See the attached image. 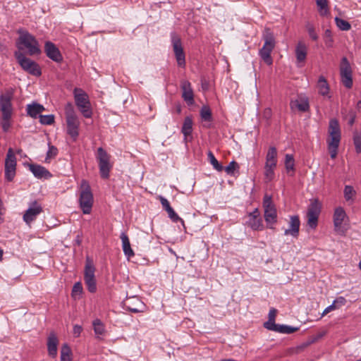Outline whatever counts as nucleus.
I'll return each instance as SVG.
<instances>
[{
	"mask_svg": "<svg viewBox=\"0 0 361 361\" xmlns=\"http://www.w3.org/2000/svg\"><path fill=\"white\" fill-rule=\"evenodd\" d=\"M200 116L204 121H212V114L208 106H203L200 109Z\"/></svg>",
	"mask_w": 361,
	"mask_h": 361,
	"instance_id": "nucleus-35",
	"label": "nucleus"
},
{
	"mask_svg": "<svg viewBox=\"0 0 361 361\" xmlns=\"http://www.w3.org/2000/svg\"><path fill=\"white\" fill-rule=\"evenodd\" d=\"M30 170L33 175L37 178H49L51 177L50 172L47 170L44 166L37 164H30Z\"/></svg>",
	"mask_w": 361,
	"mask_h": 361,
	"instance_id": "nucleus-21",
	"label": "nucleus"
},
{
	"mask_svg": "<svg viewBox=\"0 0 361 361\" xmlns=\"http://www.w3.org/2000/svg\"><path fill=\"white\" fill-rule=\"evenodd\" d=\"M181 111H182V107H181V105L180 104H177L176 105V111L177 114H180L181 113Z\"/></svg>",
	"mask_w": 361,
	"mask_h": 361,
	"instance_id": "nucleus-60",
	"label": "nucleus"
},
{
	"mask_svg": "<svg viewBox=\"0 0 361 361\" xmlns=\"http://www.w3.org/2000/svg\"><path fill=\"white\" fill-rule=\"evenodd\" d=\"M93 195L89 183L82 180L80 183L79 203L84 214H90L93 205Z\"/></svg>",
	"mask_w": 361,
	"mask_h": 361,
	"instance_id": "nucleus-4",
	"label": "nucleus"
},
{
	"mask_svg": "<svg viewBox=\"0 0 361 361\" xmlns=\"http://www.w3.org/2000/svg\"><path fill=\"white\" fill-rule=\"evenodd\" d=\"M262 39L264 44L259 49V54L265 63L270 66L273 63L271 53L275 47L276 41L273 32L268 27H266L262 34Z\"/></svg>",
	"mask_w": 361,
	"mask_h": 361,
	"instance_id": "nucleus-3",
	"label": "nucleus"
},
{
	"mask_svg": "<svg viewBox=\"0 0 361 361\" xmlns=\"http://www.w3.org/2000/svg\"><path fill=\"white\" fill-rule=\"evenodd\" d=\"M249 218H260V213L257 208L249 214Z\"/></svg>",
	"mask_w": 361,
	"mask_h": 361,
	"instance_id": "nucleus-58",
	"label": "nucleus"
},
{
	"mask_svg": "<svg viewBox=\"0 0 361 361\" xmlns=\"http://www.w3.org/2000/svg\"><path fill=\"white\" fill-rule=\"evenodd\" d=\"M120 237L122 241V248L124 255L127 257L128 259H130L135 255V253L131 248L129 238L125 233H121Z\"/></svg>",
	"mask_w": 361,
	"mask_h": 361,
	"instance_id": "nucleus-25",
	"label": "nucleus"
},
{
	"mask_svg": "<svg viewBox=\"0 0 361 361\" xmlns=\"http://www.w3.org/2000/svg\"><path fill=\"white\" fill-rule=\"evenodd\" d=\"M45 110L44 107L38 103H32L27 105V114L30 117L36 118L39 114Z\"/></svg>",
	"mask_w": 361,
	"mask_h": 361,
	"instance_id": "nucleus-26",
	"label": "nucleus"
},
{
	"mask_svg": "<svg viewBox=\"0 0 361 361\" xmlns=\"http://www.w3.org/2000/svg\"><path fill=\"white\" fill-rule=\"evenodd\" d=\"M15 57L23 71L35 76L42 75L41 68L38 63L27 58L24 54L16 51Z\"/></svg>",
	"mask_w": 361,
	"mask_h": 361,
	"instance_id": "nucleus-5",
	"label": "nucleus"
},
{
	"mask_svg": "<svg viewBox=\"0 0 361 361\" xmlns=\"http://www.w3.org/2000/svg\"><path fill=\"white\" fill-rule=\"evenodd\" d=\"M276 312H277V311L276 309L271 308L269 312V319L275 321Z\"/></svg>",
	"mask_w": 361,
	"mask_h": 361,
	"instance_id": "nucleus-57",
	"label": "nucleus"
},
{
	"mask_svg": "<svg viewBox=\"0 0 361 361\" xmlns=\"http://www.w3.org/2000/svg\"><path fill=\"white\" fill-rule=\"evenodd\" d=\"M65 116L67 126V133L75 141L79 135L80 121L75 114L72 103L68 102L65 106Z\"/></svg>",
	"mask_w": 361,
	"mask_h": 361,
	"instance_id": "nucleus-2",
	"label": "nucleus"
},
{
	"mask_svg": "<svg viewBox=\"0 0 361 361\" xmlns=\"http://www.w3.org/2000/svg\"><path fill=\"white\" fill-rule=\"evenodd\" d=\"M334 304L336 305V307L338 309L341 307L343 306L346 303V300L345 298L340 296L337 298L334 301Z\"/></svg>",
	"mask_w": 361,
	"mask_h": 361,
	"instance_id": "nucleus-50",
	"label": "nucleus"
},
{
	"mask_svg": "<svg viewBox=\"0 0 361 361\" xmlns=\"http://www.w3.org/2000/svg\"><path fill=\"white\" fill-rule=\"evenodd\" d=\"M284 329H285V325L276 324L274 331L284 334Z\"/></svg>",
	"mask_w": 361,
	"mask_h": 361,
	"instance_id": "nucleus-59",
	"label": "nucleus"
},
{
	"mask_svg": "<svg viewBox=\"0 0 361 361\" xmlns=\"http://www.w3.org/2000/svg\"><path fill=\"white\" fill-rule=\"evenodd\" d=\"M74 97L77 106H79L81 104L89 103L87 94L80 89L75 88Z\"/></svg>",
	"mask_w": 361,
	"mask_h": 361,
	"instance_id": "nucleus-28",
	"label": "nucleus"
},
{
	"mask_svg": "<svg viewBox=\"0 0 361 361\" xmlns=\"http://www.w3.org/2000/svg\"><path fill=\"white\" fill-rule=\"evenodd\" d=\"M263 207L264 209V219L267 227L273 228L272 225L277 221V212L274 204L272 202L271 196L265 194L263 198Z\"/></svg>",
	"mask_w": 361,
	"mask_h": 361,
	"instance_id": "nucleus-6",
	"label": "nucleus"
},
{
	"mask_svg": "<svg viewBox=\"0 0 361 361\" xmlns=\"http://www.w3.org/2000/svg\"><path fill=\"white\" fill-rule=\"evenodd\" d=\"M208 159L210 164L213 166L214 169H215L218 171H222L224 169L223 166L219 163L217 159L215 158L214 154L211 152H208Z\"/></svg>",
	"mask_w": 361,
	"mask_h": 361,
	"instance_id": "nucleus-36",
	"label": "nucleus"
},
{
	"mask_svg": "<svg viewBox=\"0 0 361 361\" xmlns=\"http://www.w3.org/2000/svg\"><path fill=\"white\" fill-rule=\"evenodd\" d=\"M182 89V97L183 100L188 104V105H192L194 101V94L191 87V84L188 80L182 81L181 82Z\"/></svg>",
	"mask_w": 361,
	"mask_h": 361,
	"instance_id": "nucleus-18",
	"label": "nucleus"
},
{
	"mask_svg": "<svg viewBox=\"0 0 361 361\" xmlns=\"http://www.w3.org/2000/svg\"><path fill=\"white\" fill-rule=\"evenodd\" d=\"M171 37L173 50L178 66L180 67H185V56L182 46L180 37L175 32H172Z\"/></svg>",
	"mask_w": 361,
	"mask_h": 361,
	"instance_id": "nucleus-10",
	"label": "nucleus"
},
{
	"mask_svg": "<svg viewBox=\"0 0 361 361\" xmlns=\"http://www.w3.org/2000/svg\"><path fill=\"white\" fill-rule=\"evenodd\" d=\"M276 324H277L275 323V321L268 319L267 322H264V326L267 329L274 331Z\"/></svg>",
	"mask_w": 361,
	"mask_h": 361,
	"instance_id": "nucleus-51",
	"label": "nucleus"
},
{
	"mask_svg": "<svg viewBox=\"0 0 361 361\" xmlns=\"http://www.w3.org/2000/svg\"><path fill=\"white\" fill-rule=\"evenodd\" d=\"M335 22L337 27L341 30L348 31L351 28V25L348 21L338 17L335 18Z\"/></svg>",
	"mask_w": 361,
	"mask_h": 361,
	"instance_id": "nucleus-37",
	"label": "nucleus"
},
{
	"mask_svg": "<svg viewBox=\"0 0 361 361\" xmlns=\"http://www.w3.org/2000/svg\"><path fill=\"white\" fill-rule=\"evenodd\" d=\"M324 41L326 47L331 48L334 46L332 33L331 31L329 29L326 30L324 32Z\"/></svg>",
	"mask_w": 361,
	"mask_h": 361,
	"instance_id": "nucleus-39",
	"label": "nucleus"
},
{
	"mask_svg": "<svg viewBox=\"0 0 361 361\" xmlns=\"http://www.w3.org/2000/svg\"><path fill=\"white\" fill-rule=\"evenodd\" d=\"M340 75L343 85L348 89L353 86L352 68L346 57L341 60Z\"/></svg>",
	"mask_w": 361,
	"mask_h": 361,
	"instance_id": "nucleus-11",
	"label": "nucleus"
},
{
	"mask_svg": "<svg viewBox=\"0 0 361 361\" xmlns=\"http://www.w3.org/2000/svg\"><path fill=\"white\" fill-rule=\"evenodd\" d=\"M222 361H236V360H232V359H228V360H224Z\"/></svg>",
	"mask_w": 361,
	"mask_h": 361,
	"instance_id": "nucleus-64",
	"label": "nucleus"
},
{
	"mask_svg": "<svg viewBox=\"0 0 361 361\" xmlns=\"http://www.w3.org/2000/svg\"><path fill=\"white\" fill-rule=\"evenodd\" d=\"M44 51L47 56L54 61L58 63L62 61L63 56L54 43L47 42L44 45Z\"/></svg>",
	"mask_w": 361,
	"mask_h": 361,
	"instance_id": "nucleus-17",
	"label": "nucleus"
},
{
	"mask_svg": "<svg viewBox=\"0 0 361 361\" xmlns=\"http://www.w3.org/2000/svg\"><path fill=\"white\" fill-rule=\"evenodd\" d=\"M298 330V328H297V327H292L290 326L285 325L284 334H290L293 332H295Z\"/></svg>",
	"mask_w": 361,
	"mask_h": 361,
	"instance_id": "nucleus-55",
	"label": "nucleus"
},
{
	"mask_svg": "<svg viewBox=\"0 0 361 361\" xmlns=\"http://www.w3.org/2000/svg\"><path fill=\"white\" fill-rule=\"evenodd\" d=\"M264 176L267 181H271L274 177V169L264 168Z\"/></svg>",
	"mask_w": 361,
	"mask_h": 361,
	"instance_id": "nucleus-48",
	"label": "nucleus"
},
{
	"mask_svg": "<svg viewBox=\"0 0 361 361\" xmlns=\"http://www.w3.org/2000/svg\"><path fill=\"white\" fill-rule=\"evenodd\" d=\"M19 41L20 44L27 49L29 55L34 56L41 53L38 42L28 32L22 34L19 37Z\"/></svg>",
	"mask_w": 361,
	"mask_h": 361,
	"instance_id": "nucleus-9",
	"label": "nucleus"
},
{
	"mask_svg": "<svg viewBox=\"0 0 361 361\" xmlns=\"http://www.w3.org/2000/svg\"><path fill=\"white\" fill-rule=\"evenodd\" d=\"M337 132H341L338 121L336 118H332L329 123L328 133H333Z\"/></svg>",
	"mask_w": 361,
	"mask_h": 361,
	"instance_id": "nucleus-38",
	"label": "nucleus"
},
{
	"mask_svg": "<svg viewBox=\"0 0 361 361\" xmlns=\"http://www.w3.org/2000/svg\"><path fill=\"white\" fill-rule=\"evenodd\" d=\"M82 331V326H81L78 325V324L75 325V326H73V333L74 336H75V337H78V336H80V334H81Z\"/></svg>",
	"mask_w": 361,
	"mask_h": 361,
	"instance_id": "nucleus-53",
	"label": "nucleus"
},
{
	"mask_svg": "<svg viewBox=\"0 0 361 361\" xmlns=\"http://www.w3.org/2000/svg\"><path fill=\"white\" fill-rule=\"evenodd\" d=\"M317 87L319 90V93L322 96H326L329 94V86L327 83L326 80L322 75L319 78L317 82Z\"/></svg>",
	"mask_w": 361,
	"mask_h": 361,
	"instance_id": "nucleus-29",
	"label": "nucleus"
},
{
	"mask_svg": "<svg viewBox=\"0 0 361 361\" xmlns=\"http://www.w3.org/2000/svg\"><path fill=\"white\" fill-rule=\"evenodd\" d=\"M39 122L43 125H51L54 122V116L52 114L50 115H39Z\"/></svg>",
	"mask_w": 361,
	"mask_h": 361,
	"instance_id": "nucleus-44",
	"label": "nucleus"
},
{
	"mask_svg": "<svg viewBox=\"0 0 361 361\" xmlns=\"http://www.w3.org/2000/svg\"><path fill=\"white\" fill-rule=\"evenodd\" d=\"M58 338L55 334L51 333L47 340V349L49 355L55 357L57 355Z\"/></svg>",
	"mask_w": 361,
	"mask_h": 361,
	"instance_id": "nucleus-22",
	"label": "nucleus"
},
{
	"mask_svg": "<svg viewBox=\"0 0 361 361\" xmlns=\"http://www.w3.org/2000/svg\"><path fill=\"white\" fill-rule=\"evenodd\" d=\"M126 305L127 307V309L131 312L137 313L142 312V310H140L139 307H135V306H131L130 304L127 303Z\"/></svg>",
	"mask_w": 361,
	"mask_h": 361,
	"instance_id": "nucleus-56",
	"label": "nucleus"
},
{
	"mask_svg": "<svg viewBox=\"0 0 361 361\" xmlns=\"http://www.w3.org/2000/svg\"><path fill=\"white\" fill-rule=\"evenodd\" d=\"M247 226L255 231H262L264 228L263 221L261 218H250Z\"/></svg>",
	"mask_w": 361,
	"mask_h": 361,
	"instance_id": "nucleus-30",
	"label": "nucleus"
},
{
	"mask_svg": "<svg viewBox=\"0 0 361 361\" xmlns=\"http://www.w3.org/2000/svg\"><path fill=\"white\" fill-rule=\"evenodd\" d=\"M78 107L84 117L90 118L92 116V112L90 108V102L85 104H81Z\"/></svg>",
	"mask_w": 361,
	"mask_h": 361,
	"instance_id": "nucleus-41",
	"label": "nucleus"
},
{
	"mask_svg": "<svg viewBox=\"0 0 361 361\" xmlns=\"http://www.w3.org/2000/svg\"><path fill=\"white\" fill-rule=\"evenodd\" d=\"M309 343H303L301 345L298 346V350H303L304 348H307L308 345H309Z\"/></svg>",
	"mask_w": 361,
	"mask_h": 361,
	"instance_id": "nucleus-61",
	"label": "nucleus"
},
{
	"mask_svg": "<svg viewBox=\"0 0 361 361\" xmlns=\"http://www.w3.org/2000/svg\"><path fill=\"white\" fill-rule=\"evenodd\" d=\"M321 212V204L317 199L311 201L307 212V226L315 229L318 224V219Z\"/></svg>",
	"mask_w": 361,
	"mask_h": 361,
	"instance_id": "nucleus-8",
	"label": "nucleus"
},
{
	"mask_svg": "<svg viewBox=\"0 0 361 361\" xmlns=\"http://www.w3.org/2000/svg\"><path fill=\"white\" fill-rule=\"evenodd\" d=\"M276 157H277V150L275 147H269L268 152L266 156V163L264 168H272L275 169L276 166Z\"/></svg>",
	"mask_w": 361,
	"mask_h": 361,
	"instance_id": "nucleus-23",
	"label": "nucleus"
},
{
	"mask_svg": "<svg viewBox=\"0 0 361 361\" xmlns=\"http://www.w3.org/2000/svg\"><path fill=\"white\" fill-rule=\"evenodd\" d=\"M71 350L67 343L63 344L61 349V361H71Z\"/></svg>",
	"mask_w": 361,
	"mask_h": 361,
	"instance_id": "nucleus-34",
	"label": "nucleus"
},
{
	"mask_svg": "<svg viewBox=\"0 0 361 361\" xmlns=\"http://www.w3.org/2000/svg\"><path fill=\"white\" fill-rule=\"evenodd\" d=\"M160 202L162 205V207L168 213L169 217L173 221L178 222V221H181L182 224L184 225V221L180 219L178 214L174 212L173 208L171 207L169 202L164 197H159Z\"/></svg>",
	"mask_w": 361,
	"mask_h": 361,
	"instance_id": "nucleus-19",
	"label": "nucleus"
},
{
	"mask_svg": "<svg viewBox=\"0 0 361 361\" xmlns=\"http://www.w3.org/2000/svg\"><path fill=\"white\" fill-rule=\"evenodd\" d=\"M349 116V120H348V124L350 126H353L355 121V118H356V114L354 111L353 110H350L349 112H348V115Z\"/></svg>",
	"mask_w": 361,
	"mask_h": 361,
	"instance_id": "nucleus-52",
	"label": "nucleus"
},
{
	"mask_svg": "<svg viewBox=\"0 0 361 361\" xmlns=\"http://www.w3.org/2000/svg\"><path fill=\"white\" fill-rule=\"evenodd\" d=\"M308 34L310 37V38L313 40H317L318 39V35L317 32H315L314 27L312 25L307 23L306 25Z\"/></svg>",
	"mask_w": 361,
	"mask_h": 361,
	"instance_id": "nucleus-46",
	"label": "nucleus"
},
{
	"mask_svg": "<svg viewBox=\"0 0 361 361\" xmlns=\"http://www.w3.org/2000/svg\"><path fill=\"white\" fill-rule=\"evenodd\" d=\"M355 194H356V192L352 186H350V185L345 186L344 197L347 201L353 200V197L355 195Z\"/></svg>",
	"mask_w": 361,
	"mask_h": 361,
	"instance_id": "nucleus-43",
	"label": "nucleus"
},
{
	"mask_svg": "<svg viewBox=\"0 0 361 361\" xmlns=\"http://www.w3.org/2000/svg\"><path fill=\"white\" fill-rule=\"evenodd\" d=\"M295 103L298 110L302 112L307 111L310 109L309 101L306 97L300 98L299 100H296Z\"/></svg>",
	"mask_w": 361,
	"mask_h": 361,
	"instance_id": "nucleus-33",
	"label": "nucleus"
},
{
	"mask_svg": "<svg viewBox=\"0 0 361 361\" xmlns=\"http://www.w3.org/2000/svg\"><path fill=\"white\" fill-rule=\"evenodd\" d=\"M238 168V164L235 161H232L229 163V164L225 168V171L228 174H233V171Z\"/></svg>",
	"mask_w": 361,
	"mask_h": 361,
	"instance_id": "nucleus-47",
	"label": "nucleus"
},
{
	"mask_svg": "<svg viewBox=\"0 0 361 361\" xmlns=\"http://www.w3.org/2000/svg\"><path fill=\"white\" fill-rule=\"evenodd\" d=\"M307 46L302 42H299L295 48V55L298 63L305 61L307 56Z\"/></svg>",
	"mask_w": 361,
	"mask_h": 361,
	"instance_id": "nucleus-27",
	"label": "nucleus"
},
{
	"mask_svg": "<svg viewBox=\"0 0 361 361\" xmlns=\"http://www.w3.org/2000/svg\"><path fill=\"white\" fill-rule=\"evenodd\" d=\"M289 225L290 228L285 230L284 234L286 235H290L293 237H298L300 225L298 216H291Z\"/></svg>",
	"mask_w": 361,
	"mask_h": 361,
	"instance_id": "nucleus-20",
	"label": "nucleus"
},
{
	"mask_svg": "<svg viewBox=\"0 0 361 361\" xmlns=\"http://www.w3.org/2000/svg\"><path fill=\"white\" fill-rule=\"evenodd\" d=\"M58 154V149L54 145L49 144V149L47 153L45 161L49 162V160L54 158Z\"/></svg>",
	"mask_w": 361,
	"mask_h": 361,
	"instance_id": "nucleus-45",
	"label": "nucleus"
},
{
	"mask_svg": "<svg viewBox=\"0 0 361 361\" xmlns=\"http://www.w3.org/2000/svg\"><path fill=\"white\" fill-rule=\"evenodd\" d=\"M347 218V214L343 208L339 207L335 209L334 214V225L336 232L342 235L345 234L347 229L344 228L342 224Z\"/></svg>",
	"mask_w": 361,
	"mask_h": 361,
	"instance_id": "nucleus-15",
	"label": "nucleus"
},
{
	"mask_svg": "<svg viewBox=\"0 0 361 361\" xmlns=\"http://www.w3.org/2000/svg\"><path fill=\"white\" fill-rule=\"evenodd\" d=\"M192 119L190 116H187L185 118L183 124L181 128V132L184 135V140L185 142L188 141V137H190L192 139L191 135L192 132Z\"/></svg>",
	"mask_w": 361,
	"mask_h": 361,
	"instance_id": "nucleus-24",
	"label": "nucleus"
},
{
	"mask_svg": "<svg viewBox=\"0 0 361 361\" xmlns=\"http://www.w3.org/2000/svg\"><path fill=\"white\" fill-rule=\"evenodd\" d=\"M356 109L359 113H361V100L357 102Z\"/></svg>",
	"mask_w": 361,
	"mask_h": 361,
	"instance_id": "nucleus-62",
	"label": "nucleus"
},
{
	"mask_svg": "<svg viewBox=\"0 0 361 361\" xmlns=\"http://www.w3.org/2000/svg\"><path fill=\"white\" fill-rule=\"evenodd\" d=\"M13 90L8 89L0 95V111L1 112V126L4 132H7L11 127V119L13 114L12 99Z\"/></svg>",
	"mask_w": 361,
	"mask_h": 361,
	"instance_id": "nucleus-1",
	"label": "nucleus"
},
{
	"mask_svg": "<svg viewBox=\"0 0 361 361\" xmlns=\"http://www.w3.org/2000/svg\"><path fill=\"white\" fill-rule=\"evenodd\" d=\"M97 159L99 163V169L101 177L107 179L109 177V172L112 168L110 163L111 156L102 147L97 149Z\"/></svg>",
	"mask_w": 361,
	"mask_h": 361,
	"instance_id": "nucleus-7",
	"label": "nucleus"
},
{
	"mask_svg": "<svg viewBox=\"0 0 361 361\" xmlns=\"http://www.w3.org/2000/svg\"><path fill=\"white\" fill-rule=\"evenodd\" d=\"M82 292V286L80 282H77L74 284L72 290V295L75 296L77 294H80Z\"/></svg>",
	"mask_w": 361,
	"mask_h": 361,
	"instance_id": "nucleus-49",
	"label": "nucleus"
},
{
	"mask_svg": "<svg viewBox=\"0 0 361 361\" xmlns=\"http://www.w3.org/2000/svg\"><path fill=\"white\" fill-rule=\"evenodd\" d=\"M94 331L95 334L99 336L104 334L105 327L102 322L99 319H96L92 322Z\"/></svg>",
	"mask_w": 361,
	"mask_h": 361,
	"instance_id": "nucleus-32",
	"label": "nucleus"
},
{
	"mask_svg": "<svg viewBox=\"0 0 361 361\" xmlns=\"http://www.w3.org/2000/svg\"><path fill=\"white\" fill-rule=\"evenodd\" d=\"M285 166L287 171H294L295 160L292 154H286L285 157Z\"/></svg>",
	"mask_w": 361,
	"mask_h": 361,
	"instance_id": "nucleus-40",
	"label": "nucleus"
},
{
	"mask_svg": "<svg viewBox=\"0 0 361 361\" xmlns=\"http://www.w3.org/2000/svg\"><path fill=\"white\" fill-rule=\"evenodd\" d=\"M42 207L36 200L32 202L30 204L28 209L25 211L23 215V220L27 224L30 225L33 221H35L37 216L42 212Z\"/></svg>",
	"mask_w": 361,
	"mask_h": 361,
	"instance_id": "nucleus-13",
	"label": "nucleus"
},
{
	"mask_svg": "<svg viewBox=\"0 0 361 361\" xmlns=\"http://www.w3.org/2000/svg\"><path fill=\"white\" fill-rule=\"evenodd\" d=\"M135 300L137 301V302H138V304H139V305H140V307H142V306H143V305H142V302H141L138 299H137V298H136Z\"/></svg>",
	"mask_w": 361,
	"mask_h": 361,
	"instance_id": "nucleus-63",
	"label": "nucleus"
},
{
	"mask_svg": "<svg viewBox=\"0 0 361 361\" xmlns=\"http://www.w3.org/2000/svg\"><path fill=\"white\" fill-rule=\"evenodd\" d=\"M353 143L357 153L361 152V133L357 131L353 133Z\"/></svg>",
	"mask_w": 361,
	"mask_h": 361,
	"instance_id": "nucleus-42",
	"label": "nucleus"
},
{
	"mask_svg": "<svg viewBox=\"0 0 361 361\" xmlns=\"http://www.w3.org/2000/svg\"><path fill=\"white\" fill-rule=\"evenodd\" d=\"M329 138L327 140L328 150L331 159L337 156L338 149L341 139V132L329 133Z\"/></svg>",
	"mask_w": 361,
	"mask_h": 361,
	"instance_id": "nucleus-16",
	"label": "nucleus"
},
{
	"mask_svg": "<svg viewBox=\"0 0 361 361\" xmlns=\"http://www.w3.org/2000/svg\"><path fill=\"white\" fill-rule=\"evenodd\" d=\"M336 309H338V308L336 307V305L333 302V303L331 305H329L326 308H325V310H324V312L322 313V316H324L325 314H328L329 312H330Z\"/></svg>",
	"mask_w": 361,
	"mask_h": 361,
	"instance_id": "nucleus-54",
	"label": "nucleus"
},
{
	"mask_svg": "<svg viewBox=\"0 0 361 361\" xmlns=\"http://www.w3.org/2000/svg\"><path fill=\"white\" fill-rule=\"evenodd\" d=\"M94 271V267L92 264L90 263L86 264L85 267L84 281L87 290L90 293H94L97 290Z\"/></svg>",
	"mask_w": 361,
	"mask_h": 361,
	"instance_id": "nucleus-14",
	"label": "nucleus"
},
{
	"mask_svg": "<svg viewBox=\"0 0 361 361\" xmlns=\"http://www.w3.org/2000/svg\"><path fill=\"white\" fill-rule=\"evenodd\" d=\"M16 158L12 148H9L5 160V178L12 181L16 176Z\"/></svg>",
	"mask_w": 361,
	"mask_h": 361,
	"instance_id": "nucleus-12",
	"label": "nucleus"
},
{
	"mask_svg": "<svg viewBox=\"0 0 361 361\" xmlns=\"http://www.w3.org/2000/svg\"><path fill=\"white\" fill-rule=\"evenodd\" d=\"M321 16H327L329 13L327 0H315Z\"/></svg>",
	"mask_w": 361,
	"mask_h": 361,
	"instance_id": "nucleus-31",
	"label": "nucleus"
}]
</instances>
